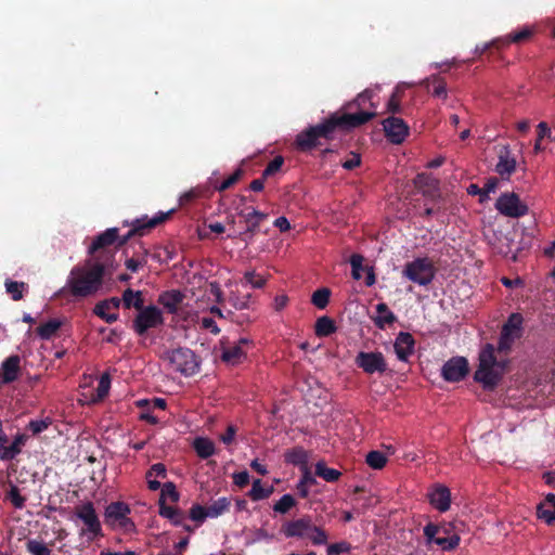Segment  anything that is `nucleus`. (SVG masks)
<instances>
[{
  "label": "nucleus",
  "mask_w": 555,
  "mask_h": 555,
  "mask_svg": "<svg viewBox=\"0 0 555 555\" xmlns=\"http://www.w3.org/2000/svg\"><path fill=\"white\" fill-rule=\"evenodd\" d=\"M495 208L501 215L509 218H519L528 214V206L514 192L501 194L496 199Z\"/></svg>",
  "instance_id": "nucleus-11"
},
{
  "label": "nucleus",
  "mask_w": 555,
  "mask_h": 555,
  "mask_svg": "<svg viewBox=\"0 0 555 555\" xmlns=\"http://www.w3.org/2000/svg\"><path fill=\"white\" fill-rule=\"evenodd\" d=\"M272 492H273V487L263 488L261 485V480L255 479L253 481L251 489L248 492V496L253 501L257 502V501H261V500L269 498Z\"/></svg>",
  "instance_id": "nucleus-38"
},
{
  "label": "nucleus",
  "mask_w": 555,
  "mask_h": 555,
  "mask_svg": "<svg viewBox=\"0 0 555 555\" xmlns=\"http://www.w3.org/2000/svg\"><path fill=\"white\" fill-rule=\"evenodd\" d=\"M243 283L250 285L253 288H262L266 285V279L255 271H246Z\"/></svg>",
  "instance_id": "nucleus-53"
},
{
  "label": "nucleus",
  "mask_w": 555,
  "mask_h": 555,
  "mask_svg": "<svg viewBox=\"0 0 555 555\" xmlns=\"http://www.w3.org/2000/svg\"><path fill=\"white\" fill-rule=\"evenodd\" d=\"M244 172L245 171L242 168L235 169V171L232 175H230L227 179H224L220 184L215 185V190H217L218 192H223V191L230 189L231 186H233L236 182H238L241 180Z\"/></svg>",
  "instance_id": "nucleus-49"
},
{
  "label": "nucleus",
  "mask_w": 555,
  "mask_h": 555,
  "mask_svg": "<svg viewBox=\"0 0 555 555\" xmlns=\"http://www.w3.org/2000/svg\"><path fill=\"white\" fill-rule=\"evenodd\" d=\"M395 352L400 361L406 362L415 351V339L408 332H400L393 344Z\"/></svg>",
  "instance_id": "nucleus-19"
},
{
  "label": "nucleus",
  "mask_w": 555,
  "mask_h": 555,
  "mask_svg": "<svg viewBox=\"0 0 555 555\" xmlns=\"http://www.w3.org/2000/svg\"><path fill=\"white\" fill-rule=\"evenodd\" d=\"M230 504L231 502L228 498H219L207 506L208 516L211 518L219 517L229 511Z\"/></svg>",
  "instance_id": "nucleus-39"
},
{
  "label": "nucleus",
  "mask_w": 555,
  "mask_h": 555,
  "mask_svg": "<svg viewBox=\"0 0 555 555\" xmlns=\"http://www.w3.org/2000/svg\"><path fill=\"white\" fill-rule=\"evenodd\" d=\"M537 516L547 525L555 524V494L550 493L537 507Z\"/></svg>",
  "instance_id": "nucleus-27"
},
{
  "label": "nucleus",
  "mask_w": 555,
  "mask_h": 555,
  "mask_svg": "<svg viewBox=\"0 0 555 555\" xmlns=\"http://www.w3.org/2000/svg\"><path fill=\"white\" fill-rule=\"evenodd\" d=\"M403 95V90L400 86H397L391 94V96L389 98L388 102H387V111L392 113V114H396V113H400L401 112V98Z\"/></svg>",
  "instance_id": "nucleus-48"
},
{
  "label": "nucleus",
  "mask_w": 555,
  "mask_h": 555,
  "mask_svg": "<svg viewBox=\"0 0 555 555\" xmlns=\"http://www.w3.org/2000/svg\"><path fill=\"white\" fill-rule=\"evenodd\" d=\"M146 256H147V250L144 249L143 250V258L142 259H139V258H134V257H131L129 259H127L125 261V266L128 270H130L131 272H137L140 268H142L143 266L146 264Z\"/></svg>",
  "instance_id": "nucleus-58"
},
{
  "label": "nucleus",
  "mask_w": 555,
  "mask_h": 555,
  "mask_svg": "<svg viewBox=\"0 0 555 555\" xmlns=\"http://www.w3.org/2000/svg\"><path fill=\"white\" fill-rule=\"evenodd\" d=\"M26 550L33 555H52V550L36 539H29L26 542Z\"/></svg>",
  "instance_id": "nucleus-47"
},
{
  "label": "nucleus",
  "mask_w": 555,
  "mask_h": 555,
  "mask_svg": "<svg viewBox=\"0 0 555 555\" xmlns=\"http://www.w3.org/2000/svg\"><path fill=\"white\" fill-rule=\"evenodd\" d=\"M160 490L162 491L158 500V505L162 503H166L167 499H169L172 503H177L179 501L180 494L177 491L176 485L173 482H165Z\"/></svg>",
  "instance_id": "nucleus-41"
},
{
  "label": "nucleus",
  "mask_w": 555,
  "mask_h": 555,
  "mask_svg": "<svg viewBox=\"0 0 555 555\" xmlns=\"http://www.w3.org/2000/svg\"><path fill=\"white\" fill-rule=\"evenodd\" d=\"M193 448L196 454L203 460H206L216 453L215 443L210 439L204 437L195 438Z\"/></svg>",
  "instance_id": "nucleus-33"
},
{
  "label": "nucleus",
  "mask_w": 555,
  "mask_h": 555,
  "mask_svg": "<svg viewBox=\"0 0 555 555\" xmlns=\"http://www.w3.org/2000/svg\"><path fill=\"white\" fill-rule=\"evenodd\" d=\"M8 499L15 508H23L25 506L26 498L21 495L20 489L16 486H11L8 492Z\"/></svg>",
  "instance_id": "nucleus-55"
},
{
  "label": "nucleus",
  "mask_w": 555,
  "mask_h": 555,
  "mask_svg": "<svg viewBox=\"0 0 555 555\" xmlns=\"http://www.w3.org/2000/svg\"><path fill=\"white\" fill-rule=\"evenodd\" d=\"M21 374V358L17 354L8 357L0 366V385H9L18 379Z\"/></svg>",
  "instance_id": "nucleus-17"
},
{
  "label": "nucleus",
  "mask_w": 555,
  "mask_h": 555,
  "mask_svg": "<svg viewBox=\"0 0 555 555\" xmlns=\"http://www.w3.org/2000/svg\"><path fill=\"white\" fill-rule=\"evenodd\" d=\"M118 240V228H109L104 232L100 233L93 238L92 244L89 247V254L92 256L91 260H95L96 256H101L102 260L107 259V255L115 256L114 253L106 250L107 247L115 244Z\"/></svg>",
  "instance_id": "nucleus-12"
},
{
  "label": "nucleus",
  "mask_w": 555,
  "mask_h": 555,
  "mask_svg": "<svg viewBox=\"0 0 555 555\" xmlns=\"http://www.w3.org/2000/svg\"><path fill=\"white\" fill-rule=\"evenodd\" d=\"M308 452L302 447H294L284 453V461L287 464L299 466L301 469L308 466Z\"/></svg>",
  "instance_id": "nucleus-29"
},
{
  "label": "nucleus",
  "mask_w": 555,
  "mask_h": 555,
  "mask_svg": "<svg viewBox=\"0 0 555 555\" xmlns=\"http://www.w3.org/2000/svg\"><path fill=\"white\" fill-rule=\"evenodd\" d=\"M430 505L440 513L447 512L451 506L450 489L443 485L435 486L427 494Z\"/></svg>",
  "instance_id": "nucleus-18"
},
{
  "label": "nucleus",
  "mask_w": 555,
  "mask_h": 555,
  "mask_svg": "<svg viewBox=\"0 0 555 555\" xmlns=\"http://www.w3.org/2000/svg\"><path fill=\"white\" fill-rule=\"evenodd\" d=\"M111 388V376L107 372L103 373L99 379V384L95 390V396L92 398L93 402H99L104 400Z\"/></svg>",
  "instance_id": "nucleus-40"
},
{
  "label": "nucleus",
  "mask_w": 555,
  "mask_h": 555,
  "mask_svg": "<svg viewBox=\"0 0 555 555\" xmlns=\"http://www.w3.org/2000/svg\"><path fill=\"white\" fill-rule=\"evenodd\" d=\"M158 514L168 519L173 526H182L185 531H193L190 525L184 524L185 514L182 509L162 503L159 504Z\"/></svg>",
  "instance_id": "nucleus-24"
},
{
  "label": "nucleus",
  "mask_w": 555,
  "mask_h": 555,
  "mask_svg": "<svg viewBox=\"0 0 555 555\" xmlns=\"http://www.w3.org/2000/svg\"><path fill=\"white\" fill-rule=\"evenodd\" d=\"M168 360L177 372L192 376L198 372L199 362L196 354L189 348L179 347L168 352Z\"/></svg>",
  "instance_id": "nucleus-10"
},
{
  "label": "nucleus",
  "mask_w": 555,
  "mask_h": 555,
  "mask_svg": "<svg viewBox=\"0 0 555 555\" xmlns=\"http://www.w3.org/2000/svg\"><path fill=\"white\" fill-rule=\"evenodd\" d=\"M312 520L309 516L291 520L285 522L282 526L281 531L285 534L287 538H306L309 534V530L311 528Z\"/></svg>",
  "instance_id": "nucleus-20"
},
{
  "label": "nucleus",
  "mask_w": 555,
  "mask_h": 555,
  "mask_svg": "<svg viewBox=\"0 0 555 555\" xmlns=\"http://www.w3.org/2000/svg\"><path fill=\"white\" fill-rule=\"evenodd\" d=\"M365 462L373 469H382L387 463V456L382 451L373 450L366 454Z\"/></svg>",
  "instance_id": "nucleus-42"
},
{
  "label": "nucleus",
  "mask_w": 555,
  "mask_h": 555,
  "mask_svg": "<svg viewBox=\"0 0 555 555\" xmlns=\"http://www.w3.org/2000/svg\"><path fill=\"white\" fill-rule=\"evenodd\" d=\"M250 344L248 338H240L234 345L223 347L221 359L230 364L241 363L246 358L245 347Z\"/></svg>",
  "instance_id": "nucleus-21"
},
{
  "label": "nucleus",
  "mask_w": 555,
  "mask_h": 555,
  "mask_svg": "<svg viewBox=\"0 0 555 555\" xmlns=\"http://www.w3.org/2000/svg\"><path fill=\"white\" fill-rule=\"evenodd\" d=\"M385 135L393 144L402 143L409 134V126L399 117L390 116L383 121Z\"/></svg>",
  "instance_id": "nucleus-16"
},
{
  "label": "nucleus",
  "mask_w": 555,
  "mask_h": 555,
  "mask_svg": "<svg viewBox=\"0 0 555 555\" xmlns=\"http://www.w3.org/2000/svg\"><path fill=\"white\" fill-rule=\"evenodd\" d=\"M374 92L371 89H365L350 103L347 104L348 109H352L353 106H364L366 103L370 104V107L375 108L376 105L372 102Z\"/></svg>",
  "instance_id": "nucleus-45"
},
{
  "label": "nucleus",
  "mask_w": 555,
  "mask_h": 555,
  "mask_svg": "<svg viewBox=\"0 0 555 555\" xmlns=\"http://www.w3.org/2000/svg\"><path fill=\"white\" fill-rule=\"evenodd\" d=\"M296 505V500L291 494H284L274 505L273 511L280 514H286Z\"/></svg>",
  "instance_id": "nucleus-50"
},
{
  "label": "nucleus",
  "mask_w": 555,
  "mask_h": 555,
  "mask_svg": "<svg viewBox=\"0 0 555 555\" xmlns=\"http://www.w3.org/2000/svg\"><path fill=\"white\" fill-rule=\"evenodd\" d=\"M76 516L86 525L93 537H102V527L92 502L76 507Z\"/></svg>",
  "instance_id": "nucleus-15"
},
{
  "label": "nucleus",
  "mask_w": 555,
  "mask_h": 555,
  "mask_svg": "<svg viewBox=\"0 0 555 555\" xmlns=\"http://www.w3.org/2000/svg\"><path fill=\"white\" fill-rule=\"evenodd\" d=\"M336 330L335 321L326 315L320 317L314 325V333L318 337H327L335 333Z\"/></svg>",
  "instance_id": "nucleus-34"
},
{
  "label": "nucleus",
  "mask_w": 555,
  "mask_h": 555,
  "mask_svg": "<svg viewBox=\"0 0 555 555\" xmlns=\"http://www.w3.org/2000/svg\"><path fill=\"white\" fill-rule=\"evenodd\" d=\"M307 539L311 540V542L315 545H322L327 542V534L323 529L312 524Z\"/></svg>",
  "instance_id": "nucleus-51"
},
{
  "label": "nucleus",
  "mask_w": 555,
  "mask_h": 555,
  "mask_svg": "<svg viewBox=\"0 0 555 555\" xmlns=\"http://www.w3.org/2000/svg\"><path fill=\"white\" fill-rule=\"evenodd\" d=\"M429 83L433 85V95L437 98H447V82L439 75H431L423 81V85L429 87Z\"/></svg>",
  "instance_id": "nucleus-35"
},
{
  "label": "nucleus",
  "mask_w": 555,
  "mask_h": 555,
  "mask_svg": "<svg viewBox=\"0 0 555 555\" xmlns=\"http://www.w3.org/2000/svg\"><path fill=\"white\" fill-rule=\"evenodd\" d=\"M469 372L468 361L464 357L449 359L441 369V376L444 380L456 383L466 377Z\"/></svg>",
  "instance_id": "nucleus-14"
},
{
  "label": "nucleus",
  "mask_w": 555,
  "mask_h": 555,
  "mask_svg": "<svg viewBox=\"0 0 555 555\" xmlns=\"http://www.w3.org/2000/svg\"><path fill=\"white\" fill-rule=\"evenodd\" d=\"M173 211H175L173 209H171L167 212L159 211L153 218H147L146 216H144L142 218H138V219L133 220L130 223L128 221H125L124 224L130 225L131 229L125 235L120 236L118 234V240L115 242L116 248H121L122 246H125L129 242V240H131L133 236H143L150 230H152L155 227H157L158 224L165 222Z\"/></svg>",
  "instance_id": "nucleus-5"
},
{
  "label": "nucleus",
  "mask_w": 555,
  "mask_h": 555,
  "mask_svg": "<svg viewBox=\"0 0 555 555\" xmlns=\"http://www.w3.org/2000/svg\"><path fill=\"white\" fill-rule=\"evenodd\" d=\"M423 531L427 544H436L443 551L456 548L461 541L460 535L456 533L449 535L451 532V524L439 526L428 522Z\"/></svg>",
  "instance_id": "nucleus-6"
},
{
  "label": "nucleus",
  "mask_w": 555,
  "mask_h": 555,
  "mask_svg": "<svg viewBox=\"0 0 555 555\" xmlns=\"http://www.w3.org/2000/svg\"><path fill=\"white\" fill-rule=\"evenodd\" d=\"M273 538H274L273 534H271L268 531H266L264 529L260 528L255 531L253 541L254 542H260V541L270 542L273 540Z\"/></svg>",
  "instance_id": "nucleus-64"
},
{
  "label": "nucleus",
  "mask_w": 555,
  "mask_h": 555,
  "mask_svg": "<svg viewBox=\"0 0 555 555\" xmlns=\"http://www.w3.org/2000/svg\"><path fill=\"white\" fill-rule=\"evenodd\" d=\"M121 302H122V300L117 297H112L109 299L102 300L95 305L93 312L99 318L104 320L106 323L112 324L118 320V314L117 313L105 314V310H111V309L117 310L120 307Z\"/></svg>",
  "instance_id": "nucleus-26"
},
{
  "label": "nucleus",
  "mask_w": 555,
  "mask_h": 555,
  "mask_svg": "<svg viewBox=\"0 0 555 555\" xmlns=\"http://www.w3.org/2000/svg\"><path fill=\"white\" fill-rule=\"evenodd\" d=\"M354 363L367 374H383L387 370V364L382 352L360 351L354 359Z\"/></svg>",
  "instance_id": "nucleus-13"
},
{
  "label": "nucleus",
  "mask_w": 555,
  "mask_h": 555,
  "mask_svg": "<svg viewBox=\"0 0 555 555\" xmlns=\"http://www.w3.org/2000/svg\"><path fill=\"white\" fill-rule=\"evenodd\" d=\"M51 424L52 420L50 417L31 420L27 425V429L30 430L33 435H39L47 430Z\"/></svg>",
  "instance_id": "nucleus-52"
},
{
  "label": "nucleus",
  "mask_w": 555,
  "mask_h": 555,
  "mask_svg": "<svg viewBox=\"0 0 555 555\" xmlns=\"http://www.w3.org/2000/svg\"><path fill=\"white\" fill-rule=\"evenodd\" d=\"M315 475L327 482H335L341 476V473L335 468L327 467L324 462L315 464Z\"/></svg>",
  "instance_id": "nucleus-37"
},
{
  "label": "nucleus",
  "mask_w": 555,
  "mask_h": 555,
  "mask_svg": "<svg viewBox=\"0 0 555 555\" xmlns=\"http://www.w3.org/2000/svg\"><path fill=\"white\" fill-rule=\"evenodd\" d=\"M376 116L375 112L360 111L357 113L333 114L322 122L309 126L300 131L294 141V146L302 153L311 152L322 144V140L330 141L337 129L351 130L358 128Z\"/></svg>",
  "instance_id": "nucleus-1"
},
{
  "label": "nucleus",
  "mask_w": 555,
  "mask_h": 555,
  "mask_svg": "<svg viewBox=\"0 0 555 555\" xmlns=\"http://www.w3.org/2000/svg\"><path fill=\"white\" fill-rule=\"evenodd\" d=\"M479 364L474 373V380L481 384L486 390H494L503 379L508 364L507 360H499L495 347L486 344L479 352Z\"/></svg>",
  "instance_id": "nucleus-3"
},
{
  "label": "nucleus",
  "mask_w": 555,
  "mask_h": 555,
  "mask_svg": "<svg viewBox=\"0 0 555 555\" xmlns=\"http://www.w3.org/2000/svg\"><path fill=\"white\" fill-rule=\"evenodd\" d=\"M230 305L236 310L249 309L251 307V295H238L236 293H231L229 296Z\"/></svg>",
  "instance_id": "nucleus-44"
},
{
  "label": "nucleus",
  "mask_w": 555,
  "mask_h": 555,
  "mask_svg": "<svg viewBox=\"0 0 555 555\" xmlns=\"http://www.w3.org/2000/svg\"><path fill=\"white\" fill-rule=\"evenodd\" d=\"M233 482L240 488H244L249 483V474L246 470L233 474Z\"/></svg>",
  "instance_id": "nucleus-61"
},
{
  "label": "nucleus",
  "mask_w": 555,
  "mask_h": 555,
  "mask_svg": "<svg viewBox=\"0 0 555 555\" xmlns=\"http://www.w3.org/2000/svg\"><path fill=\"white\" fill-rule=\"evenodd\" d=\"M25 435H17L10 446H0V460L11 461L22 452V447L25 444Z\"/></svg>",
  "instance_id": "nucleus-30"
},
{
  "label": "nucleus",
  "mask_w": 555,
  "mask_h": 555,
  "mask_svg": "<svg viewBox=\"0 0 555 555\" xmlns=\"http://www.w3.org/2000/svg\"><path fill=\"white\" fill-rule=\"evenodd\" d=\"M166 476H167V468H166L165 464L156 463L150 467V469L146 472L145 477L146 478L156 477V478L165 479Z\"/></svg>",
  "instance_id": "nucleus-59"
},
{
  "label": "nucleus",
  "mask_w": 555,
  "mask_h": 555,
  "mask_svg": "<svg viewBox=\"0 0 555 555\" xmlns=\"http://www.w3.org/2000/svg\"><path fill=\"white\" fill-rule=\"evenodd\" d=\"M113 264V256L107 255L106 260L96 256L95 260H87L82 266H75L67 279L66 287L75 298H87L98 293L103 279Z\"/></svg>",
  "instance_id": "nucleus-2"
},
{
  "label": "nucleus",
  "mask_w": 555,
  "mask_h": 555,
  "mask_svg": "<svg viewBox=\"0 0 555 555\" xmlns=\"http://www.w3.org/2000/svg\"><path fill=\"white\" fill-rule=\"evenodd\" d=\"M362 262L363 257L359 254H353L350 257L351 275L354 280H360L362 276L361 272L364 270Z\"/></svg>",
  "instance_id": "nucleus-56"
},
{
  "label": "nucleus",
  "mask_w": 555,
  "mask_h": 555,
  "mask_svg": "<svg viewBox=\"0 0 555 555\" xmlns=\"http://www.w3.org/2000/svg\"><path fill=\"white\" fill-rule=\"evenodd\" d=\"M185 295L179 289L165 291L158 296L160 304L169 313H177L179 306L184 300Z\"/></svg>",
  "instance_id": "nucleus-25"
},
{
  "label": "nucleus",
  "mask_w": 555,
  "mask_h": 555,
  "mask_svg": "<svg viewBox=\"0 0 555 555\" xmlns=\"http://www.w3.org/2000/svg\"><path fill=\"white\" fill-rule=\"evenodd\" d=\"M189 517L193 520V521H196L198 524H202L204 522V520L209 517L208 516V512H207V507H204L199 504H194L191 508H190V513H189Z\"/></svg>",
  "instance_id": "nucleus-57"
},
{
  "label": "nucleus",
  "mask_w": 555,
  "mask_h": 555,
  "mask_svg": "<svg viewBox=\"0 0 555 555\" xmlns=\"http://www.w3.org/2000/svg\"><path fill=\"white\" fill-rule=\"evenodd\" d=\"M121 300L126 309L133 307L138 310L143 306V297L140 291L134 292L131 288H127L122 294Z\"/></svg>",
  "instance_id": "nucleus-36"
},
{
  "label": "nucleus",
  "mask_w": 555,
  "mask_h": 555,
  "mask_svg": "<svg viewBox=\"0 0 555 555\" xmlns=\"http://www.w3.org/2000/svg\"><path fill=\"white\" fill-rule=\"evenodd\" d=\"M27 288V284L24 282H16L7 280L5 281V291L11 295V298L14 301L21 300L23 298V291Z\"/></svg>",
  "instance_id": "nucleus-46"
},
{
  "label": "nucleus",
  "mask_w": 555,
  "mask_h": 555,
  "mask_svg": "<svg viewBox=\"0 0 555 555\" xmlns=\"http://www.w3.org/2000/svg\"><path fill=\"white\" fill-rule=\"evenodd\" d=\"M130 506L121 501L109 503L104 512V522L112 528H120L125 532L135 530L134 522L129 518Z\"/></svg>",
  "instance_id": "nucleus-7"
},
{
  "label": "nucleus",
  "mask_w": 555,
  "mask_h": 555,
  "mask_svg": "<svg viewBox=\"0 0 555 555\" xmlns=\"http://www.w3.org/2000/svg\"><path fill=\"white\" fill-rule=\"evenodd\" d=\"M235 434H236V428L235 426L233 425H229L225 433L222 434L220 436V440L224 443V444H230L233 442L234 440V437H235Z\"/></svg>",
  "instance_id": "nucleus-63"
},
{
  "label": "nucleus",
  "mask_w": 555,
  "mask_h": 555,
  "mask_svg": "<svg viewBox=\"0 0 555 555\" xmlns=\"http://www.w3.org/2000/svg\"><path fill=\"white\" fill-rule=\"evenodd\" d=\"M284 164V158L282 156H275L263 169L262 176L263 178L268 179L269 177H272L278 171L281 170L282 166Z\"/></svg>",
  "instance_id": "nucleus-54"
},
{
  "label": "nucleus",
  "mask_w": 555,
  "mask_h": 555,
  "mask_svg": "<svg viewBox=\"0 0 555 555\" xmlns=\"http://www.w3.org/2000/svg\"><path fill=\"white\" fill-rule=\"evenodd\" d=\"M491 48L502 49L500 38H496V39L492 40L491 42L485 43L481 47L477 46L475 52L478 53L479 55H481Z\"/></svg>",
  "instance_id": "nucleus-62"
},
{
  "label": "nucleus",
  "mask_w": 555,
  "mask_h": 555,
  "mask_svg": "<svg viewBox=\"0 0 555 555\" xmlns=\"http://www.w3.org/2000/svg\"><path fill=\"white\" fill-rule=\"evenodd\" d=\"M516 165V159L512 156L508 146L502 147L499 153V162L495 165V171L500 177L504 180H508L515 172Z\"/></svg>",
  "instance_id": "nucleus-23"
},
{
  "label": "nucleus",
  "mask_w": 555,
  "mask_h": 555,
  "mask_svg": "<svg viewBox=\"0 0 555 555\" xmlns=\"http://www.w3.org/2000/svg\"><path fill=\"white\" fill-rule=\"evenodd\" d=\"M376 312L377 315L372 318V320L375 326L379 330H384L387 325H391L397 321L396 314L385 302H379L376 305Z\"/></svg>",
  "instance_id": "nucleus-28"
},
{
  "label": "nucleus",
  "mask_w": 555,
  "mask_h": 555,
  "mask_svg": "<svg viewBox=\"0 0 555 555\" xmlns=\"http://www.w3.org/2000/svg\"><path fill=\"white\" fill-rule=\"evenodd\" d=\"M138 311L139 313L132 322V328L139 336L145 335L149 330L156 328L165 322L162 310L154 305L146 307L143 305Z\"/></svg>",
  "instance_id": "nucleus-9"
},
{
  "label": "nucleus",
  "mask_w": 555,
  "mask_h": 555,
  "mask_svg": "<svg viewBox=\"0 0 555 555\" xmlns=\"http://www.w3.org/2000/svg\"><path fill=\"white\" fill-rule=\"evenodd\" d=\"M238 216L243 218L247 225L243 234L249 237H253L260 231V223L268 217L267 214L255 208H253L250 211L240 210Z\"/></svg>",
  "instance_id": "nucleus-22"
},
{
  "label": "nucleus",
  "mask_w": 555,
  "mask_h": 555,
  "mask_svg": "<svg viewBox=\"0 0 555 555\" xmlns=\"http://www.w3.org/2000/svg\"><path fill=\"white\" fill-rule=\"evenodd\" d=\"M137 404L140 408H152V410H154V409L165 410L167 406V402L163 398H154L152 401L140 400L137 402Z\"/></svg>",
  "instance_id": "nucleus-60"
},
{
  "label": "nucleus",
  "mask_w": 555,
  "mask_h": 555,
  "mask_svg": "<svg viewBox=\"0 0 555 555\" xmlns=\"http://www.w3.org/2000/svg\"><path fill=\"white\" fill-rule=\"evenodd\" d=\"M534 34V29L529 26H525L519 30L511 33L506 37L500 38L502 48L507 47L509 43H521L529 40Z\"/></svg>",
  "instance_id": "nucleus-31"
},
{
  "label": "nucleus",
  "mask_w": 555,
  "mask_h": 555,
  "mask_svg": "<svg viewBox=\"0 0 555 555\" xmlns=\"http://www.w3.org/2000/svg\"><path fill=\"white\" fill-rule=\"evenodd\" d=\"M524 318L520 313H512L503 324L496 350L499 353L507 354L514 343L522 335Z\"/></svg>",
  "instance_id": "nucleus-8"
},
{
  "label": "nucleus",
  "mask_w": 555,
  "mask_h": 555,
  "mask_svg": "<svg viewBox=\"0 0 555 555\" xmlns=\"http://www.w3.org/2000/svg\"><path fill=\"white\" fill-rule=\"evenodd\" d=\"M63 322L59 319H51L46 323H42L36 328V334L42 340H50L55 336L57 331L62 327Z\"/></svg>",
  "instance_id": "nucleus-32"
},
{
  "label": "nucleus",
  "mask_w": 555,
  "mask_h": 555,
  "mask_svg": "<svg viewBox=\"0 0 555 555\" xmlns=\"http://www.w3.org/2000/svg\"><path fill=\"white\" fill-rule=\"evenodd\" d=\"M436 272L433 260L428 257H417L404 264L402 275L415 284L427 286L434 281Z\"/></svg>",
  "instance_id": "nucleus-4"
},
{
  "label": "nucleus",
  "mask_w": 555,
  "mask_h": 555,
  "mask_svg": "<svg viewBox=\"0 0 555 555\" xmlns=\"http://www.w3.org/2000/svg\"><path fill=\"white\" fill-rule=\"evenodd\" d=\"M331 289L327 287H322L317 289L311 297V302L318 309H325L330 302Z\"/></svg>",
  "instance_id": "nucleus-43"
}]
</instances>
